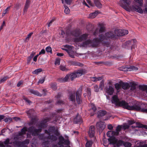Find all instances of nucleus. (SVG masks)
I'll use <instances>...</instances> for the list:
<instances>
[{
	"mask_svg": "<svg viewBox=\"0 0 147 147\" xmlns=\"http://www.w3.org/2000/svg\"><path fill=\"white\" fill-rule=\"evenodd\" d=\"M48 121L44 120L42 123H39V126L36 127L38 128V129L35 128L34 127H30L28 129H27L26 127H24L21 129V131L19 132V135L21 136L24 135L25 134L26 131H28L29 133L32 134V136L38 135V133L41 131V129L44 127V123H45Z\"/></svg>",
	"mask_w": 147,
	"mask_h": 147,
	"instance_id": "obj_1",
	"label": "nucleus"
},
{
	"mask_svg": "<svg viewBox=\"0 0 147 147\" xmlns=\"http://www.w3.org/2000/svg\"><path fill=\"white\" fill-rule=\"evenodd\" d=\"M111 102L112 103L116 105L122 107L123 108L128 110L134 109L135 108H137V109H138V108L136 106H130L125 101H120L117 96L116 95H114L112 97Z\"/></svg>",
	"mask_w": 147,
	"mask_h": 147,
	"instance_id": "obj_2",
	"label": "nucleus"
},
{
	"mask_svg": "<svg viewBox=\"0 0 147 147\" xmlns=\"http://www.w3.org/2000/svg\"><path fill=\"white\" fill-rule=\"evenodd\" d=\"M121 6L125 10L129 12L136 11L141 14L142 13L144 12V10L141 8L136 5L134 2L130 6L122 4Z\"/></svg>",
	"mask_w": 147,
	"mask_h": 147,
	"instance_id": "obj_3",
	"label": "nucleus"
},
{
	"mask_svg": "<svg viewBox=\"0 0 147 147\" xmlns=\"http://www.w3.org/2000/svg\"><path fill=\"white\" fill-rule=\"evenodd\" d=\"M121 6L125 10L129 12L136 11L141 14L142 13L144 12V10L141 8L136 5L134 2L130 6L122 4Z\"/></svg>",
	"mask_w": 147,
	"mask_h": 147,
	"instance_id": "obj_4",
	"label": "nucleus"
},
{
	"mask_svg": "<svg viewBox=\"0 0 147 147\" xmlns=\"http://www.w3.org/2000/svg\"><path fill=\"white\" fill-rule=\"evenodd\" d=\"M45 133H46L49 135L47 137L45 138V141L43 144H45L47 143L48 144V142H49V140H55L57 139V138L56 136H58L59 134V133L57 131H50L48 132L47 131H45Z\"/></svg>",
	"mask_w": 147,
	"mask_h": 147,
	"instance_id": "obj_5",
	"label": "nucleus"
},
{
	"mask_svg": "<svg viewBox=\"0 0 147 147\" xmlns=\"http://www.w3.org/2000/svg\"><path fill=\"white\" fill-rule=\"evenodd\" d=\"M111 142L113 143H116L115 147H131V144L128 142H123L121 140H118L117 139L113 138Z\"/></svg>",
	"mask_w": 147,
	"mask_h": 147,
	"instance_id": "obj_6",
	"label": "nucleus"
},
{
	"mask_svg": "<svg viewBox=\"0 0 147 147\" xmlns=\"http://www.w3.org/2000/svg\"><path fill=\"white\" fill-rule=\"evenodd\" d=\"M70 77L71 81L77 78L75 71L73 73L67 74L64 78H61L59 79L58 81L60 82H66L69 79Z\"/></svg>",
	"mask_w": 147,
	"mask_h": 147,
	"instance_id": "obj_7",
	"label": "nucleus"
},
{
	"mask_svg": "<svg viewBox=\"0 0 147 147\" xmlns=\"http://www.w3.org/2000/svg\"><path fill=\"white\" fill-rule=\"evenodd\" d=\"M65 47L66 48L62 49L66 51L71 57L74 58L75 53L73 51L74 47L71 46L67 45H66Z\"/></svg>",
	"mask_w": 147,
	"mask_h": 147,
	"instance_id": "obj_8",
	"label": "nucleus"
},
{
	"mask_svg": "<svg viewBox=\"0 0 147 147\" xmlns=\"http://www.w3.org/2000/svg\"><path fill=\"white\" fill-rule=\"evenodd\" d=\"M105 35V36H100V39L99 40L97 39V45H98L100 41H102L105 39H107V38H113L115 37L116 36V34L115 35L113 34V33L111 32H109L106 33ZM95 42H97V41H96Z\"/></svg>",
	"mask_w": 147,
	"mask_h": 147,
	"instance_id": "obj_9",
	"label": "nucleus"
},
{
	"mask_svg": "<svg viewBox=\"0 0 147 147\" xmlns=\"http://www.w3.org/2000/svg\"><path fill=\"white\" fill-rule=\"evenodd\" d=\"M115 132V131H109L107 132V136L110 138L108 139V141L109 142V144H113L115 146L116 143H113L111 142V140L112 139L114 138L116 139L114 137L115 136H116Z\"/></svg>",
	"mask_w": 147,
	"mask_h": 147,
	"instance_id": "obj_10",
	"label": "nucleus"
},
{
	"mask_svg": "<svg viewBox=\"0 0 147 147\" xmlns=\"http://www.w3.org/2000/svg\"><path fill=\"white\" fill-rule=\"evenodd\" d=\"M72 0H61L63 4H64V6L65 7L64 11L65 13L66 14L69 13H70V10L68 7L66 6L65 4V3L67 4L70 5L71 3Z\"/></svg>",
	"mask_w": 147,
	"mask_h": 147,
	"instance_id": "obj_11",
	"label": "nucleus"
},
{
	"mask_svg": "<svg viewBox=\"0 0 147 147\" xmlns=\"http://www.w3.org/2000/svg\"><path fill=\"white\" fill-rule=\"evenodd\" d=\"M115 33L117 36H123L127 34L128 31L126 30H115Z\"/></svg>",
	"mask_w": 147,
	"mask_h": 147,
	"instance_id": "obj_12",
	"label": "nucleus"
},
{
	"mask_svg": "<svg viewBox=\"0 0 147 147\" xmlns=\"http://www.w3.org/2000/svg\"><path fill=\"white\" fill-rule=\"evenodd\" d=\"M96 128L99 131H102L105 128L106 125L105 122L102 121H100L97 123L96 124Z\"/></svg>",
	"mask_w": 147,
	"mask_h": 147,
	"instance_id": "obj_13",
	"label": "nucleus"
},
{
	"mask_svg": "<svg viewBox=\"0 0 147 147\" xmlns=\"http://www.w3.org/2000/svg\"><path fill=\"white\" fill-rule=\"evenodd\" d=\"M120 69L122 71H131L132 70H137L138 69V67L134 66H131L129 67H126L125 66H123L121 67Z\"/></svg>",
	"mask_w": 147,
	"mask_h": 147,
	"instance_id": "obj_14",
	"label": "nucleus"
},
{
	"mask_svg": "<svg viewBox=\"0 0 147 147\" xmlns=\"http://www.w3.org/2000/svg\"><path fill=\"white\" fill-rule=\"evenodd\" d=\"M99 26L100 27V28L98 30V29L97 28L96 29V31L94 33V35H96L97 33V34L99 33H102L105 30V27L103 26H102V24H100L99 25Z\"/></svg>",
	"mask_w": 147,
	"mask_h": 147,
	"instance_id": "obj_15",
	"label": "nucleus"
},
{
	"mask_svg": "<svg viewBox=\"0 0 147 147\" xmlns=\"http://www.w3.org/2000/svg\"><path fill=\"white\" fill-rule=\"evenodd\" d=\"M95 133V127L94 126L92 125L89 128V131L88 132V134L90 137H92L94 136Z\"/></svg>",
	"mask_w": 147,
	"mask_h": 147,
	"instance_id": "obj_16",
	"label": "nucleus"
},
{
	"mask_svg": "<svg viewBox=\"0 0 147 147\" xmlns=\"http://www.w3.org/2000/svg\"><path fill=\"white\" fill-rule=\"evenodd\" d=\"M77 77H78L82 76V75L86 73V71L84 70H78L75 71Z\"/></svg>",
	"mask_w": 147,
	"mask_h": 147,
	"instance_id": "obj_17",
	"label": "nucleus"
},
{
	"mask_svg": "<svg viewBox=\"0 0 147 147\" xmlns=\"http://www.w3.org/2000/svg\"><path fill=\"white\" fill-rule=\"evenodd\" d=\"M132 0H120V5H121L122 4H124L123 3L126 4L127 5V6H130Z\"/></svg>",
	"mask_w": 147,
	"mask_h": 147,
	"instance_id": "obj_18",
	"label": "nucleus"
},
{
	"mask_svg": "<svg viewBox=\"0 0 147 147\" xmlns=\"http://www.w3.org/2000/svg\"><path fill=\"white\" fill-rule=\"evenodd\" d=\"M114 91V88L111 86H109V88H106V92L109 95H112L113 94Z\"/></svg>",
	"mask_w": 147,
	"mask_h": 147,
	"instance_id": "obj_19",
	"label": "nucleus"
},
{
	"mask_svg": "<svg viewBox=\"0 0 147 147\" xmlns=\"http://www.w3.org/2000/svg\"><path fill=\"white\" fill-rule=\"evenodd\" d=\"M68 99L70 101L74 102L76 100L75 93L74 92L70 93L69 95Z\"/></svg>",
	"mask_w": 147,
	"mask_h": 147,
	"instance_id": "obj_20",
	"label": "nucleus"
},
{
	"mask_svg": "<svg viewBox=\"0 0 147 147\" xmlns=\"http://www.w3.org/2000/svg\"><path fill=\"white\" fill-rule=\"evenodd\" d=\"M136 106L137 107H138V109H135L132 110H136V111H140L142 112L147 113V109L145 108H141L140 107L139 105H134L133 106Z\"/></svg>",
	"mask_w": 147,
	"mask_h": 147,
	"instance_id": "obj_21",
	"label": "nucleus"
},
{
	"mask_svg": "<svg viewBox=\"0 0 147 147\" xmlns=\"http://www.w3.org/2000/svg\"><path fill=\"white\" fill-rule=\"evenodd\" d=\"M29 143V140H26L23 142H18L16 143V145L18 146H22L24 144H27Z\"/></svg>",
	"mask_w": 147,
	"mask_h": 147,
	"instance_id": "obj_22",
	"label": "nucleus"
},
{
	"mask_svg": "<svg viewBox=\"0 0 147 147\" xmlns=\"http://www.w3.org/2000/svg\"><path fill=\"white\" fill-rule=\"evenodd\" d=\"M87 36V35L86 34H84L79 37L78 38H78H77V39H76L75 41L77 42H79L84 40L86 39Z\"/></svg>",
	"mask_w": 147,
	"mask_h": 147,
	"instance_id": "obj_23",
	"label": "nucleus"
},
{
	"mask_svg": "<svg viewBox=\"0 0 147 147\" xmlns=\"http://www.w3.org/2000/svg\"><path fill=\"white\" fill-rule=\"evenodd\" d=\"M30 4V0H26L24 8V12H26L28 9V8Z\"/></svg>",
	"mask_w": 147,
	"mask_h": 147,
	"instance_id": "obj_24",
	"label": "nucleus"
},
{
	"mask_svg": "<svg viewBox=\"0 0 147 147\" xmlns=\"http://www.w3.org/2000/svg\"><path fill=\"white\" fill-rule=\"evenodd\" d=\"M121 129H122L121 125H118L116 128L115 133L116 136H118L119 134V132L121 131Z\"/></svg>",
	"mask_w": 147,
	"mask_h": 147,
	"instance_id": "obj_25",
	"label": "nucleus"
},
{
	"mask_svg": "<svg viewBox=\"0 0 147 147\" xmlns=\"http://www.w3.org/2000/svg\"><path fill=\"white\" fill-rule=\"evenodd\" d=\"M99 12L98 11H96L95 12L91 13L89 15L88 18L93 19L95 18L98 14Z\"/></svg>",
	"mask_w": 147,
	"mask_h": 147,
	"instance_id": "obj_26",
	"label": "nucleus"
},
{
	"mask_svg": "<svg viewBox=\"0 0 147 147\" xmlns=\"http://www.w3.org/2000/svg\"><path fill=\"white\" fill-rule=\"evenodd\" d=\"M121 85L122 88L124 90L129 88L130 87L129 84L127 83H121Z\"/></svg>",
	"mask_w": 147,
	"mask_h": 147,
	"instance_id": "obj_27",
	"label": "nucleus"
},
{
	"mask_svg": "<svg viewBox=\"0 0 147 147\" xmlns=\"http://www.w3.org/2000/svg\"><path fill=\"white\" fill-rule=\"evenodd\" d=\"M30 92L33 94L37 95L38 96H42L41 94L39 93L38 91L35 90H34L31 89L30 91Z\"/></svg>",
	"mask_w": 147,
	"mask_h": 147,
	"instance_id": "obj_28",
	"label": "nucleus"
},
{
	"mask_svg": "<svg viewBox=\"0 0 147 147\" xmlns=\"http://www.w3.org/2000/svg\"><path fill=\"white\" fill-rule=\"evenodd\" d=\"M9 144V139H6L3 142H0V147H5L4 145H7Z\"/></svg>",
	"mask_w": 147,
	"mask_h": 147,
	"instance_id": "obj_29",
	"label": "nucleus"
},
{
	"mask_svg": "<svg viewBox=\"0 0 147 147\" xmlns=\"http://www.w3.org/2000/svg\"><path fill=\"white\" fill-rule=\"evenodd\" d=\"M96 6L98 8H101L102 5L99 0H93Z\"/></svg>",
	"mask_w": 147,
	"mask_h": 147,
	"instance_id": "obj_30",
	"label": "nucleus"
},
{
	"mask_svg": "<svg viewBox=\"0 0 147 147\" xmlns=\"http://www.w3.org/2000/svg\"><path fill=\"white\" fill-rule=\"evenodd\" d=\"M144 143L143 142H136L135 143V147H143Z\"/></svg>",
	"mask_w": 147,
	"mask_h": 147,
	"instance_id": "obj_31",
	"label": "nucleus"
},
{
	"mask_svg": "<svg viewBox=\"0 0 147 147\" xmlns=\"http://www.w3.org/2000/svg\"><path fill=\"white\" fill-rule=\"evenodd\" d=\"M136 41V39H133L131 40H129L126 42V45L127 46H131L132 44H134Z\"/></svg>",
	"mask_w": 147,
	"mask_h": 147,
	"instance_id": "obj_32",
	"label": "nucleus"
},
{
	"mask_svg": "<svg viewBox=\"0 0 147 147\" xmlns=\"http://www.w3.org/2000/svg\"><path fill=\"white\" fill-rule=\"evenodd\" d=\"M27 113L29 117H31L34 113V111L33 109H30L27 111Z\"/></svg>",
	"mask_w": 147,
	"mask_h": 147,
	"instance_id": "obj_33",
	"label": "nucleus"
},
{
	"mask_svg": "<svg viewBox=\"0 0 147 147\" xmlns=\"http://www.w3.org/2000/svg\"><path fill=\"white\" fill-rule=\"evenodd\" d=\"M86 93L84 94V96L85 97L86 96V94L87 96H89L88 98H89V97L91 95V89L90 88H87L86 89Z\"/></svg>",
	"mask_w": 147,
	"mask_h": 147,
	"instance_id": "obj_34",
	"label": "nucleus"
},
{
	"mask_svg": "<svg viewBox=\"0 0 147 147\" xmlns=\"http://www.w3.org/2000/svg\"><path fill=\"white\" fill-rule=\"evenodd\" d=\"M59 141L58 143L59 145H62V144H64V142L65 140L64 139L63 137L62 136H60L59 137Z\"/></svg>",
	"mask_w": 147,
	"mask_h": 147,
	"instance_id": "obj_35",
	"label": "nucleus"
},
{
	"mask_svg": "<svg viewBox=\"0 0 147 147\" xmlns=\"http://www.w3.org/2000/svg\"><path fill=\"white\" fill-rule=\"evenodd\" d=\"M74 121L76 123H82V119L80 117L78 116L74 119Z\"/></svg>",
	"mask_w": 147,
	"mask_h": 147,
	"instance_id": "obj_36",
	"label": "nucleus"
},
{
	"mask_svg": "<svg viewBox=\"0 0 147 147\" xmlns=\"http://www.w3.org/2000/svg\"><path fill=\"white\" fill-rule=\"evenodd\" d=\"M106 113L105 111L100 110L98 112V117L104 116Z\"/></svg>",
	"mask_w": 147,
	"mask_h": 147,
	"instance_id": "obj_37",
	"label": "nucleus"
},
{
	"mask_svg": "<svg viewBox=\"0 0 147 147\" xmlns=\"http://www.w3.org/2000/svg\"><path fill=\"white\" fill-rule=\"evenodd\" d=\"M136 125L134 126H132L131 127L132 129H135L136 127H142V125L140 124V123L137 122L136 123Z\"/></svg>",
	"mask_w": 147,
	"mask_h": 147,
	"instance_id": "obj_38",
	"label": "nucleus"
},
{
	"mask_svg": "<svg viewBox=\"0 0 147 147\" xmlns=\"http://www.w3.org/2000/svg\"><path fill=\"white\" fill-rule=\"evenodd\" d=\"M115 88L117 90V92H119V90L121 88V83L119 84L118 83H116L115 84Z\"/></svg>",
	"mask_w": 147,
	"mask_h": 147,
	"instance_id": "obj_39",
	"label": "nucleus"
},
{
	"mask_svg": "<svg viewBox=\"0 0 147 147\" xmlns=\"http://www.w3.org/2000/svg\"><path fill=\"white\" fill-rule=\"evenodd\" d=\"M82 87H80L79 88L78 90L76 92V96H80V95L82 93Z\"/></svg>",
	"mask_w": 147,
	"mask_h": 147,
	"instance_id": "obj_40",
	"label": "nucleus"
},
{
	"mask_svg": "<svg viewBox=\"0 0 147 147\" xmlns=\"http://www.w3.org/2000/svg\"><path fill=\"white\" fill-rule=\"evenodd\" d=\"M102 78L100 77H93L92 79V80L93 82L101 80Z\"/></svg>",
	"mask_w": 147,
	"mask_h": 147,
	"instance_id": "obj_41",
	"label": "nucleus"
},
{
	"mask_svg": "<svg viewBox=\"0 0 147 147\" xmlns=\"http://www.w3.org/2000/svg\"><path fill=\"white\" fill-rule=\"evenodd\" d=\"M92 144V142L91 141L87 140L86 144V147H91Z\"/></svg>",
	"mask_w": 147,
	"mask_h": 147,
	"instance_id": "obj_42",
	"label": "nucleus"
},
{
	"mask_svg": "<svg viewBox=\"0 0 147 147\" xmlns=\"http://www.w3.org/2000/svg\"><path fill=\"white\" fill-rule=\"evenodd\" d=\"M121 125L122 129L124 130L128 129L129 127V125L126 123H124Z\"/></svg>",
	"mask_w": 147,
	"mask_h": 147,
	"instance_id": "obj_43",
	"label": "nucleus"
},
{
	"mask_svg": "<svg viewBox=\"0 0 147 147\" xmlns=\"http://www.w3.org/2000/svg\"><path fill=\"white\" fill-rule=\"evenodd\" d=\"M131 86V90H134L136 88V84L133 82H131L130 83Z\"/></svg>",
	"mask_w": 147,
	"mask_h": 147,
	"instance_id": "obj_44",
	"label": "nucleus"
},
{
	"mask_svg": "<svg viewBox=\"0 0 147 147\" xmlns=\"http://www.w3.org/2000/svg\"><path fill=\"white\" fill-rule=\"evenodd\" d=\"M135 2L138 3L139 6H142L143 3V0H134Z\"/></svg>",
	"mask_w": 147,
	"mask_h": 147,
	"instance_id": "obj_45",
	"label": "nucleus"
},
{
	"mask_svg": "<svg viewBox=\"0 0 147 147\" xmlns=\"http://www.w3.org/2000/svg\"><path fill=\"white\" fill-rule=\"evenodd\" d=\"M93 42L90 40H88L83 43V45L85 46L86 45H89Z\"/></svg>",
	"mask_w": 147,
	"mask_h": 147,
	"instance_id": "obj_46",
	"label": "nucleus"
},
{
	"mask_svg": "<svg viewBox=\"0 0 147 147\" xmlns=\"http://www.w3.org/2000/svg\"><path fill=\"white\" fill-rule=\"evenodd\" d=\"M60 69L63 71H67L68 70V69L66 68L65 67L62 65H60L59 67Z\"/></svg>",
	"mask_w": 147,
	"mask_h": 147,
	"instance_id": "obj_47",
	"label": "nucleus"
},
{
	"mask_svg": "<svg viewBox=\"0 0 147 147\" xmlns=\"http://www.w3.org/2000/svg\"><path fill=\"white\" fill-rule=\"evenodd\" d=\"M76 100L78 104H80L82 102L80 96H76Z\"/></svg>",
	"mask_w": 147,
	"mask_h": 147,
	"instance_id": "obj_48",
	"label": "nucleus"
},
{
	"mask_svg": "<svg viewBox=\"0 0 147 147\" xmlns=\"http://www.w3.org/2000/svg\"><path fill=\"white\" fill-rule=\"evenodd\" d=\"M10 7H8L7 8L5 9V11H4L2 14V16H4L5 14L8 13L9 10L10 9Z\"/></svg>",
	"mask_w": 147,
	"mask_h": 147,
	"instance_id": "obj_49",
	"label": "nucleus"
},
{
	"mask_svg": "<svg viewBox=\"0 0 147 147\" xmlns=\"http://www.w3.org/2000/svg\"><path fill=\"white\" fill-rule=\"evenodd\" d=\"M104 82L103 81H102L100 84L99 88L101 90H102L104 87Z\"/></svg>",
	"mask_w": 147,
	"mask_h": 147,
	"instance_id": "obj_50",
	"label": "nucleus"
},
{
	"mask_svg": "<svg viewBox=\"0 0 147 147\" xmlns=\"http://www.w3.org/2000/svg\"><path fill=\"white\" fill-rule=\"evenodd\" d=\"M42 71V70L41 69H36L34 70L33 72L32 73L34 74H37L39 72H41Z\"/></svg>",
	"mask_w": 147,
	"mask_h": 147,
	"instance_id": "obj_51",
	"label": "nucleus"
},
{
	"mask_svg": "<svg viewBox=\"0 0 147 147\" xmlns=\"http://www.w3.org/2000/svg\"><path fill=\"white\" fill-rule=\"evenodd\" d=\"M46 50L47 52H49L51 53L52 51L51 48L50 47H47L46 48Z\"/></svg>",
	"mask_w": 147,
	"mask_h": 147,
	"instance_id": "obj_52",
	"label": "nucleus"
},
{
	"mask_svg": "<svg viewBox=\"0 0 147 147\" xmlns=\"http://www.w3.org/2000/svg\"><path fill=\"white\" fill-rule=\"evenodd\" d=\"M147 86L146 85H140L139 86L140 88L142 90H145V89L146 88Z\"/></svg>",
	"mask_w": 147,
	"mask_h": 147,
	"instance_id": "obj_53",
	"label": "nucleus"
},
{
	"mask_svg": "<svg viewBox=\"0 0 147 147\" xmlns=\"http://www.w3.org/2000/svg\"><path fill=\"white\" fill-rule=\"evenodd\" d=\"M94 90L95 92H99V88L98 87L97 85H96L94 86Z\"/></svg>",
	"mask_w": 147,
	"mask_h": 147,
	"instance_id": "obj_54",
	"label": "nucleus"
},
{
	"mask_svg": "<svg viewBox=\"0 0 147 147\" xmlns=\"http://www.w3.org/2000/svg\"><path fill=\"white\" fill-rule=\"evenodd\" d=\"M33 32H31L29 33L28 35H27V37L26 38V41H28L29 40V39L30 38L31 36L33 34Z\"/></svg>",
	"mask_w": 147,
	"mask_h": 147,
	"instance_id": "obj_55",
	"label": "nucleus"
},
{
	"mask_svg": "<svg viewBox=\"0 0 147 147\" xmlns=\"http://www.w3.org/2000/svg\"><path fill=\"white\" fill-rule=\"evenodd\" d=\"M12 119L11 117H8V118H5L4 119V121H5V122H10L12 121Z\"/></svg>",
	"mask_w": 147,
	"mask_h": 147,
	"instance_id": "obj_56",
	"label": "nucleus"
},
{
	"mask_svg": "<svg viewBox=\"0 0 147 147\" xmlns=\"http://www.w3.org/2000/svg\"><path fill=\"white\" fill-rule=\"evenodd\" d=\"M87 3L91 6H93L94 5L91 2V1L90 0H86Z\"/></svg>",
	"mask_w": 147,
	"mask_h": 147,
	"instance_id": "obj_57",
	"label": "nucleus"
},
{
	"mask_svg": "<svg viewBox=\"0 0 147 147\" xmlns=\"http://www.w3.org/2000/svg\"><path fill=\"white\" fill-rule=\"evenodd\" d=\"M60 60L59 59H56L55 62V65H59L60 64Z\"/></svg>",
	"mask_w": 147,
	"mask_h": 147,
	"instance_id": "obj_58",
	"label": "nucleus"
},
{
	"mask_svg": "<svg viewBox=\"0 0 147 147\" xmlns=\"http://www.w3.org/2000/svg\"><path fill=\"white\" fill-rule=\"evenodd\" d=\"M91 106L92 109L93 110L94 112L96 111V108L93 104H91Z\"/></svg>",
	"mask_w": 147,
	"mask_h": 147,
	"instance_id": "obj_59",
	"label": "nucleus"
},
{
	"mask_svg": "<svg viewBox=\"0 0 147 147\" xmlns=\"http://www.w3.org/2000/svg\"><path fill=\"white\" fill-rule=\"evenodd\" d=\"M7 79V77H4L3 78H2L1 80H0V82L1 83L4 82Z\"/></svg>",
	"mask_w": 147,
	"mask_h": 147,
	"instance_id": "obj_60",
	"label": "nucleus"
},
{
	"mask_svg": "<svg viewBox=\"0 0 147 147\" xmlns=\"http://www.w3.org/2000/svg\"><path fill=\"white\" fill-rule=\"evenodd\" d=\"M56 103L57 105H61L64 103L61 100H59Z\"/></svg>",
	"mask_w": 147,
	"mask_h": 147,
	"instance_id": "obj_61",
	"label": "nucleus"
},
{
	"mask_svg": "<svg viewBox=\"0 0 147 147\" xmlns=\"http://www.w3.org/2000/svg\"><path fill=\"white\" fill-rule=\"evenodd\" d=\"M45 81V79L44 78H42L40 79L39 80L38 83L42 84Z\"/></svg>",
	"mask_w": 147,
	"mask_h": 147,
	"instance_id": "obj_62",
	"label": "nucleus"
},
{
	"mask_svg": "<svg viewBox=\"0 0 147 147\" xmlns=\"http://www.w3.org/2000/svg\"><path fill=\"white\" fill-rule=\"evenodd\" d=\"M108 128L110 130H112L113 129V126L111 124H109L108 125Z\"/></svg>",
	"mask_w": 147,
	"mask_h": 147,
	"instance_id": "obj_63",
	"label": "nucleus"
},
{
	"mask_svg": "<svg viewBox=\"0 0 147 147\" xmlns=\"http://www.w3.org/2000/svg\"><path fill=\"white\" fill-rule=\"evenodd\" d=\"M135 122L134 120H129L128 121V123L129 125H131L134 123Z\"/></svg>",
	"mask_w": 147,
	"mask_h": 147,
	"instance_id": "obj_64",
	"label": "nucleus"
}]
</instances>
